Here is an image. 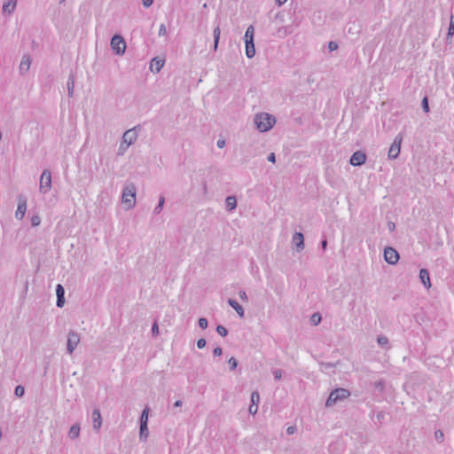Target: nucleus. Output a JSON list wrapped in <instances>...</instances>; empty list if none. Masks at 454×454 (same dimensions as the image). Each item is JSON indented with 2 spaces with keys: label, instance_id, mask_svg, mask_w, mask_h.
Returning a JSON list of instances; mask_svg holds the SVG:
<instances>
[{
  "label": "nucleus",
  "instance_id": "1",
  "mask_svg": "<svg viewBox=\"0 0 454 454\" xmlns=\"http://www.w3.org/2000/svg\"><path fill=\"white\" fill-rule=\"evenodd\" d=\"M254 122L260 132H266L273 127L276 119L267 113H261L254 116Z\"/></svg>",
  "mask_w": 454,
  "mask_h": 454
},
{
  "label": "nucleus",
  "instance_id": "2",
  "mask_svg": "<svg viewBox=\"0 0 454 454\" xmlns=\"http://www.w3.org/2000/svg\"><path fill=\"white\" fill-rule=\"evenodd\" d=\"M136 193L137 188L134 184H127L121 194L122 203L127 206L128 209L133 208L136 206Z\"/></svg>",
  "mask_w": 454,
  "mask_h": 454
},
{
  "label": "nucleus",
  "instance_id": "3",
  "mask_svg": "<svg viewBox=\"0 0 454 454\" xmlns=\"http://www.w3.org/2000/svg\"><path fill=\"white\" fill-rule=\"evenodd\" d=\"M350 395V392L345 388H336L333 390L326 400V406H333L337 401H342L347 399Z\"/></svg>",
  "mask_w": 454,
  "mask_h": 454
},
{
  "label": "nucleus",
  "instance_id": "4",
  "mask_svg": "<svg viewBox=\"0 0 454 454\" xmlns=\"http://www.w3.org/2000/svg\"><path fill=\"white\" fill-rule=\"evenodd\" d=\"M52 186L51 173L49 169H44L40 176L39 191L43 194L50 192Z\"/></svg>",
  "mask_w": 454,
  "mask_h": 454
},
{
  "label": "nucleus",
  "instance_id": "5",
  "mask_svg": "<svg viewBox=\"0 0 454 454\" xmlns=\"http://www.w3.org/2000/svg\"><path fill=\"white\" fill-rule=\"evenodd\" d=\"M113 51L117 55H123L126 51V42L120 35H114L110 43Z\"/></svg>",
  "mask_w": 454,
  "mask_h": 454
},
{
  "label": "nucleus",
  "instance_id": "6",
  "mask_svg": "<svg viewBox=\"0 0 454 454\" xmlns=\"http://www.w3.org/2000/svg\"><path fill=\"white\" fill-rule=\"evenodd\" d=\"M402 142H403V135L402 134H398L392 145H390V148L388 150V158L391 159V160H395L396 159L399 154H400V151H401V145H402Z\"/></svg>",
  "mask_w": 454,
  "mask_h": 454
},
{
  "label": "nucleus",
  "instance_id": "7",
  "mask_svg": "<svg viewBox=\"0 0 454 454\" xmlns=\"http://www.w3.org/2000/svg\"><path fill=\"white\" fill-rule=\"evenodd\" d=\"M27 197L23 194H20L18 196V207H17V210L15 212V216L17 219L22 220L24 218L26 211H27Z\"/></svg>",
  "mask_w": 454,
  "mask_h": 454
},
{
  "label": "nucleus",
  "instance_id": "8",
  "mask_svg": "<svg viewBox=\"0 0 454 454\" xmlns=\"http://www.w3.org/2000/svg\"><path fill=\"white\" fill-rule=\"evenodd\" d=\"M80 342V335L74 331H71L68 333L67 343V350L68 354H73L74 350L77 348Z\"/></svg>",
  "mask_w": 454,
  "mask_h": 454
},
{
  "label": "nucleus",
  "instance_id": "9",
  "mask_svg": "<svg viewBox=\"0 0 454 454\" xmlns=\"http://www.w3.org/2000/svg\"><path fill=\"white\" fill-rule=\"evenodd\" d=\"M384 258L388 264L395 265L397 263L400 257L398 252L395 248L388 247L384 250Z\"/></svg>",
  "mask_w": 454,
  "mask_h": 454
},
{
  "label": "nucleus",
  "instance_id": "10",
  "mask_svg": "<svg viewBox=\"0 0 454 454\" xmlns=\"http://www.w3.org/2000/svg\"><path fill=\"white\" fill-rule=\"evenodd\" d=\"M365 160H366L365 153H364L361 151H356L351 155V157L349 159V163L352 166H361L365 162Z\"/></svg>",
  "mask_w": 454,
  "mask_h": 454
},
{
  "label": "nucleus",
  "instance_id": "11",
  "mask_svg": "<svg viewBox=\"0 0 454 454\" xmlns=\"http://www.w3.org/2000/svg\"><path fill=\"white\" fill-rule=\"evenodd\" d=\"M137 139V133L136 127L124 132L122 136V141L129 146L136 142Z\"/></svg>",
  "mask_w": 454,
  "mask_h": 454
},
{
  "label": "nucleus",
  "instance_id": "12",
  "mask_svg": "<svg viewBox=\"0 0 454 454\" xmlns=\"http://www.w3.org/2000/svg\"><path fill=\"white\" fill-rule=\"evenodd\" d=\"M164 63V59L155 57L151 60L149 68L153 73L157 74L162 69Z\"/></svg>",
  "mask_w": 454,
  "mask_h": 454
},
{
  "label": "nucleus",
  "instance_id": "13",
  "mask_svg": "<svg viewBox=\"0 0 454 454\" xmlns=\"http://www.w3.org/2000/svg\"><path fill=\"white\" fill-rule=\"evenodd\" d=\"M30 65H31L30 56L27 54L23 55L20 64V74L21 75L26 74L30 68Z\"/></svg>",
  "mask_w": 454,
  "mask_h": 454
},
{
  "label": "nucleus",
  "instance_id": "14",
  "mask_svg": "<svg viewBox=\"0 0 454 454\" xmlns=\"http://www.w3.org/2000/svg\"><path fill=\"white\" fill-rule=\"evenodd\" d=\"M292 242L296 247L298 252L304 249V236L301 232H295L293 235Z\"/></svg>",
  "mask_w": 454,
  "mask_h": 454
},
{
  "label": "nucleus",
  "instance_id": "15",
  "mask_svg": "<svg viewBox=\"0 0 454 454\" xmlns=\"http://www.w3.org/2000/svg\"><path fill=\"white\" fill-rule=\"evenodd\" d=\"M92 422H93V428L97 431H98L102 425V419L100 411L98 408H95L92 411Z\"/></svg>",
  "mask_w": 454,
  "mask_h": 454
},
{
  "label": "nucleus",
  "instance_id": "16",
  "mask_svg": "<svg viewBox=\"0 0 454 454\" xmlns=\"http://www.w3.org/2000/svg\"><path fill=\"white\" fill-rule=\"evenodd\" d=\"M17 6V0H6L3 4V13L10 15L12 14Z\"/></svg>",
  "mask_w": 454,
  "mask_h": 454
},
{
  "label": "nucleus",
  "instance_id": "17",
  "mask_svg": "<svg viewBox=\"0 0 454 454\" xmlns=\"http://www.w3.org/2000/svg\"><path fill=\"white\" fill-rule=\"evenodd\" d=\"M419 278L427 289H429L431 287L429 272L427 269H421L419 270Z\"/></svg>",
  "mask_w": 454,
  "mask_h": 454
},
{
  "label": "nucleus",
  "instance_id": "18",
  "mask_svg": "<svg viewBox=\"0 0 454 454\" xmlns=\"http://www.w3.org/2000/svg\"><path fill=\"white\" fill-rule=\"evenodd\" d=\"M228 304L235 309V311L238 313V315L240 317H244V309L241 305L239 304V302L234 299H229Z\"/></svg>",
  "mask_w": 454,
  "mask_h": 454
},
{
  "label": "nucleus",
  "instance_id": "19",
  "mask_svg": "<svg viewBox=\"0 0 454 454\" xmlns=\"http://www.w3.org/2000/svg\"><path fill=\"white\" fill-rule=\"evenodd\" d=\"M237 207V200L235 196H228L225 200V207L229 212L233 211Z\"/></svg>",
  "mask_w": 454,
  "mask_h": 454
},
{
  "label": "nucleus",
  "instance_id": "20",
  "mask_svg": "<svg viewBox=\"0 0 454 454\" xmlns=\"http://www.w3.org/2000/svg\"><path fill=\"white\" fill-rule=\"evenodd\" d=\"M293 32H294L293 26H285V27L278 28V37L283 38V37L287 36L288 35H291Z\"/></svg>",
  "mask_w": 454,
  "mask_h": 454
},
{
  "label": "nucleus",
  "instance_id": "21",
  "mask_svg": "<svg viewBox=\"0 0 454 454\" xmlns=\"http://www.w3.org/2000/svg\"><path fill=\"white\" fill-rule=\"evenodd\" d=\"M246 43V55L248 59H252L255 54V48L254 42H245Z\"/></svg>",
  "mask_w": 454,
  "mask_h": 454
},
{
  "label": "nucleus",
  "instance_id": "22",
  "mask_svg": "<svg viewBox=\"0 0 454 454\" xmlns=\"http://www.w3.org/2000/svg\"><path fill=\"white\" fill-rule=\"evenodd\" d=\"M68 96L72 98L74 96V74H71L68 77L67 82Z\"/></svg>",
  "mask_w": 454,
  "mask_h": 454
},
{
  "label": "nucleus",
  "instance_id": "23",
  "mask_svg": "<svg viewBox=\"0 0 454 454\" xmlns=\"http://www.w3.org/2000/svg\"><path fill=\"white\" fill-rule=\"evenodd\" d=\"M80 434V427L78 424H74L70 427V430L68 432V436L72 439H75Z\"/></svg>",
  "mask_w": 454,
  "mask_h": 454
},
{
  "label": "nucleus",
  "instance_id": "24",
  "mask_svg": "<svg viewBox=\"0 0 454 454\" xmlns=\"http://www.w3.org/2000/svg\"><path fill=\"white\" fill-rule=\"evenodd\" d=\"M254 28L250 25L245 33V42H254Z\"/></svg>",
  "mask_w": 454,
  "mask_h": 454
},
{
  "label": "nucleus",
  "instance_id": "25",
  "mask_svg": "<svg viewBox=\"0 0 454 454\" xmlns=\"http://www.w3.org/2000/svg\"><path fill=\"white\" fill-rule=\"evenodd\" d=\"M164 204H165V197L163 195H160L159 198V202L153 209V213L155 215H159L161 212V210L164 207Z\"/></svg>",
  "mask_w": 454,
  "mask_h": 454
},
{
  "label": "nucleus",
  "instance_id": "26",
  "mask_svg": "<svg viewBox=\"0 0 454 454\" xmlns=\"http://www.w3.org/2000/svg\"><path fill=\"white\" fill-rule=\"evenodd\" d=\"M220 27L217 26L214 29V51L217 50L219 38H220Z\"/></svg>",
  "mask_w": 454,
  "mask_h": 454
},
{
  "label": "nucleus",
  "instance_id": "27",
  "mask_svg": "<svg viewBox=\"0 0 454 454\" xmlns=\"http://www.w3.org/2000/svg\"><path fill=\"white\" fill-rule=\"evenodd\" d=\"M378 344L382 348H387L388 345V338L385 335H380L377 338Z\"/></svg>",
  "mask_w": 454,
  "mask_h": 454
},
{
  "label": "nucleus",
  "instance_id": "28",
  "mask_svg": "<svg viewBox=\"0 0 454 454\" xmlns=\"http://www.w3.org/2000/svg\"><path fill=\"white\" fill-rule=\"evenodd\" d=\"M148 427H147V425H145V424H140V432H139V434H140V439H146L147 436H148Z\"/></svg>",
  "mask_w": 454,
  "mask_h": 454
},
{
  "label": "nucleus",
  "instance_id": "29",
  "mask_svg": "<svg viewBox=\"0 0 454 454\" xmlns=\"http://www.w3.org/2000/svg\"><path fill=\"white\" fill-rule=\"evenodd\" d=\"M148 412H149V409L147 407L142 411V414H141V417H140V424L147 425V423H148Z\"/></svg>",
  "mask_w": 454,
  "mask_h": 454
},
{
  "label": "nucleus",
  "instance_id": "30",
  "mask_svg": "<svg viewBox=\"0 0 454 454\" xmlns=\"http://www.w3.org/2000/svg\"><path fill=\"white\" fill-rule=\"evenodd\" d=\"M56 294H57V298L64 297V295H65V289H64L62 285H60V284L57 285V286H56Z\"/></svg>",
  "mask_w": 454,
  "mask_h": 454
},
{
  "label": "nucleus",
  "instance_id": "31",
  "mask_svg": "<svg viewBox=\"0 0 454 454\" xmlns=\"http://www.w3.org/2000/svg\"><path fill=\"white\" fill-rule=\"evenodd\" d=\"M14 394L18 397H22L25 394V389L22 386L19 385L15 387Z\"/></svg>",
  "mask_w": 454,
  "mask_h": 454
},
{
  "label": "nucleus",
  "instance_id": "32",
  "mask_svg": "<svg viewBox=\"0 0 454 454\" xmlns=\"http://www.w3.org/2000/svg\"><path fill=\"white\" fill-rule=\"evenodd\" d=\"M128 147L129 145L125 144L123 141H121L118 149V155H123L124 153L127 151Z\"/></svg>",
  "mask_w": 454,
  "mask_h": 454
},
{
  "label": "nucleus",
  "instance_id": "33",
  "mask_svg": "<svg viewBox=\"0 0 454 454\" xmlns=\"http://www.w3.org/2000/svg\"><path fill=\"white\" fill-rule=\"evenodd\" d=\"M216 332L222 337H225L228 334L227 329L223 325H217Z\"/></svg>",
  "mask_w": 454,
  "mask_h": 454
},
{
  "label": "nucleus",
  "instance_id": "34",
  "mask_svg": "<svg viewBox=\"0 0 454 454\" xmlns=\"http://www.w3.org/2000/svg\"><path fill=\"white\" fill-rule=\"evenodd\" d=\"M260 401L259 393L254 391L251 395V404H257Z\"/></svg>",
  "mask_w": 454,
  "mask_h": 454
},
{
  "label": "nucleus",
  "instance_id": "35",
  "mask_svg": "<svg viewBox=\"0 0 454 454\" xmlns=\"http://www.w3.org/2000/svg\"><path fill=\"white\" fill-rule=\"evenodd\" d=\"M41 223V218L39 215H35L31 217V225L34 227H36L40 225Z\"/></svg>",
  "mask_w": 454,
  "mask_h": 454
},
{
  "label": "nucleus",
  "instance_id": "36",
  "mask_svg": "<svg viewBox=\"0 0 454 454\" xmlns=\"http://www.w3.org/2000/svg\"><path fill=\"white\" fill-rule=\"evenodd\" d=\"M320 321H321V316L319 313H314L311 316V322L313 323V325H317L320 323Z\"/></svg>",
  "mask_w": 454,
  "mask_h": 454
},
{
  "label": "nucleus",
  "instance_id": "37",
  "mask_svg": "<svg viewBox=\"0 0 454 454\" xmlns=\"http://www.w3.org/2000/svg\"><path fill=\"white\" fill-rule=\"evenodd\" d=\"M198 324L201 329H206L208 325L207 319L205 317H200L198 321Z\"/></svg>",
  "mask_w": 454,
  "mask_h": 454
},
{
  "label": "nucleus",
  "instance_id": "38",
  "mask_svg": "<svg viewBox=\"0 0 454 454\" xmlns=\"http://www.w3.org/2000/svg\"><path fill=\"white\" fill-rule=\"evenodd\" d=\"M228 364H229L230 369L231 371L235 370L237 368V366H238V362H237V360L234 357H231L228 360Z\"/></svg>",
  "mask_w": 454,
  "mask_h": 454
},
{
  "label": "nucleus",
  "instance_id": "39",
  "mask_svg": "<svg viewBox=\"0 0 454 454\" xmlns=\"http://www.w3.org/2000/svg\"><path fill=\"white\" fill-rule=\"evenodd\" d=\"M434 437H435L436 441L442 442L443 437H444L443 432L441 430L435 431Z\"/></svg>",
  "mask_w": 454,
  "mask_h": 454
},
{
  "label": "nucleus",
  "instance_id": "40",
  "mask_svg": "<svg viewBox=\"0 0 454 454\" xmlns=\"http://www.w3.org/2000/svg\"><path fill=\"white\" fill-rule=\"evenodd\" d=\"M166 34H167L166 26H165V24H161L160 26L158 35H159V36H164V35H166Z\"/></svg>",
  "mask_w": 454,
  "mask_h": 454
},
{
  "label": "nucleus",
  "instance_id": "41",
  "mask_svg": "<svg viewBox=\"0 0 454 454\" xmlns=\"http://www.w3.org/2000/svg\"><path fill=\"white\" fill-rule=\"evenodd\" d=\"M248 411L250 414L254 415L258 411V405L257 404H251L249 406Z\"/></svg>",
  "mask_w": 454,
  "mask_h": 454
},
{
  "label": "nucleus",
  "instance_id": "42",
  "mask_svg": "<svg viewBox=\"0 0 454 454\" xmlns=\"http://www.w3.org/2000/svg\"><path fill=\"white\" fill-rule=\"evenodd\" d=\"M338 49V43L332 41V42H329L328 43V50L330 51H336Z\"/></svg>",
  "mask_w": 454,
  "mask_h": 454
},
{
  "label": "nucleus",
  "instance_id": "43",
  "mask_svg": "<svg viewBox=\"0 0 454 454\" xmlns=\"http://www.w3.org/2000/svg\"><path fill=\"white\" fill-rule=\"evenodd\" d=\"M422 108H423L424 112H426V113L429 112L428 101H427V98H424L422 99Z\"/></svg>",
  "mask_w": 454,
  "mask_h": 454
},
{
  "label": "nucleus",
  "instance_id": "44",
  "mask_svg": "<svg viewBox=\"0 0 454 454\" xmlns=\"http://www.w3.org/2000/svg\"><path fill=\"white\" fill-rule=\"evenodd\" d=\"M152 334L153 336H157L159 334V326L157 322H154V324L152 326Z\"/></svg>",
  "mask_w": 454,
  "mask_h": 454
},
{
  "label": "nucleus",
  "instance_id": "45",
  "mask_svg": "<svg viewBox=\"0 0 454 454\" xmlns=\"http://www.w3.org/2000/svg\"><path fill=\"white\" fill-rule=\"evenodd\" d=\"M320 366H321V370L324 371V370L333 368L334 366V364H331V363H321Z\"/></svg>",
  "mask_w": 454,
  "mask_h": 454
},
{
  "label": "nucleus",
  "instance_id": "46",
  "mask_svg": "<svg viewBox=\"0 0 454 454\" xmlns=\"http://www.w3.org/2000/svg\"><path fill=\"white\" fill-rule=\"evenodd\" d=\"M273 375L275 380H278L282 378V371L279 369H276L273 371Z\"/></svg>",
  "mask_w": 454,
  "mask_h": 454
},
{
  "label": "nucleus",
  "instance_id": "47",
  "mask_svg": "<svg viewBox=\"0 0 454 454\" xmlns=\"http://www.w3.org/2000/svg\"><path fill=\"white\" fill-rule=\"evenodd\" d=\"M206 344H207V341H206V340H205V339H203V338H201V339L198 340V341H197V347H198L200 349H201V348H205Z\"/></svg>",
  "mask_w": 454,
  "mask_h": 454
},
{
  "label": "nucleus",
  "instance_id": "48",
  "mask_svg": "<svg viewBox=\"0 0 454 454\" xmlns=\"http://www.w3.org/2000/svg\"><path fill=\"white\" fill-rule=\"evenodd\" d=\"M239 298H240L243 301H247V300H248V297H247V295L246 292H245V291H243V290H240V291L239 292Z\"/></svg>",
  "mask_w": 454,
  "mask_h": 454
},
{
  "label": "nucleus",
  "instance_id": "49",
  "mask_svg": "<svg viewBox=\"0 0 454 454\" xmlns=\"http://www.w3.org/2000/svg\"><path fill=\"white\" fill-rule=\"evenodd\" d=\"M454 35V23L450 22L449 29H448V37L452 36Z\"/></svg>",
  "mask_w": 454,
  "mask_h": 454
},
{
  "label": "nucleus",
  "instance_id": "50",
  "mask_svg": "<svg viewBox=\"0 0 454 454\" xmlns=\"http://www.w3.org/2000/svg\"><path fill=\"white\" fill-rule=\"evenodd\" d=\"M64 304H65V298L64 297L57 298V302H56L57 307L62 308L64 306Z\"/></svg>",
  "mask_w": 454,
  "mask_h": 454
},
{
  "label": "nucleus",
  "instance_id": "51",
  "mask_svg": "<svg viewBox=\"0 0 454 454\" xmlns=\"http://www.w3.org/2000/svg\"><path fill=\"white\" fill-rule=\"evenodd\" d=\"M213 354L215 356H220L223 354V350L220 347H216L215 348H214Z\"/></svg>",
  "mask_w": 454,
  "mask_h": 454
},
{
  "label": "nucleus",
  "instance_id": "52",
  "mask_svg": "<svg viewBox=\"0 0 454 454\" xmlns=\"http://www.w3.org/2000/svg\"><path fill=\"white\" fill-rule=\"evenodd\" d=\"M267 160L272 163H274L276 161V155L274 153H270L268 157H267Z\"/></svg>",
  "mask_w": 454,
  "mask_h": 454
},
{
  "label": "nucleus",
  "instance_id": "53",
  "mask_svg": "<svg viewBox=\"0 0 454 454\" xmlns=\"http://www.w3.org/2000/svg\"><path fill=\"white\" fill-rule=\"evenodd\" d=\"M142 3L145 7L148 8L153 4V0H142Z\"/></svg>",
  "mask_w": 454,
  "mask_h": 454
},
{
  "label": "nucleus",
  "instance_id": "54",
  "mask_svg": "<svg viewBox=\"0 0 454 454\" xmlns=\"http://www.w3.org/2000/svg\"><path fill=\"white\" fill-rule=\"evenodd\" d=\"M296 431V427H288L287 429H286V434L291 435L293 434H294V432Z\"/></svg>",
  "mask_w": 454,
  "mask_h": 454
},
{
  "label": "nucleus",
  "instance_id": "55",
  "mask_svg": "<svg viewBox=\"0 0 454 454\" xmlns=\"http://www.w3.org/2000/svg\"><path fill=\"white\" fill-rule=\"evenodd\" d=\"M217 147L218 148H223L225 146V141L223 139H220L217 141Z\"/></svg>",
  "mask_w": 454,
  "mask_h": 454
},
{
  "label": "nucleus",
  "instance_id": "56",
  "mask_svg": "<svg viewBox=\"0 0 454 454\" xmlns=\"http://www.w3.org/2000/svg\"><path fill=\"white\" fill-rule=\"evenodd\" d=\"M326 247H327V240L325 238H324V239L321 241V247L323 250H325Z\"/></svg>",
  "mask_w": 454,
  "mask_h": 454
},
{
  "label": "nucleus",
  "instance_id": "57",
  "mask_svg": "<svg viewBox=\"0 0 454 454\" xmlns=\"http://www.w3.org/2000/svg\"><path fill=\"white\" fill-rule=\"evenodd\" d=\"M395 225L394 223H391V222L388 223V229L390 231H393L395 230Z\"/></svg>",
  "mask_w": 454,
  "mask_h": 454
},
{
  "label": "nucleus",
  "instance_id": "58",
  "mask_svg": "<svg viewBox=\"0 0 454 454\" xmlns=\"http://www.w3.org/2000/svg\"><path fill=\"white\" fill-rule=\"evenodd\" d=\"M287 0H276V4L278 5V6H281L282 4H284Z\"/></svg>",
  "mask_w": 454,
  "mask_h": 454
},
{
  "label": "nucleus",
  "instance_id": "59",
  "mask_svg": "<svg viewBox=\"0 0 454 454\" xmlns=\"http://www.w3.org/2000/svg\"><path fill=\"white\" fill-rule=\"evenodd\" d=\"M174 406L175 407H181L182 406V401L181 400L176 401L175 403H174Z\"/></svg>",
  "mask_w": 454,
  "mask_h": 454
},
{
  "label": "nucleus",
  "instance_id": "60",
  "mask_svg": "<svg viewBox=\"0 0 454 454\" xmlns=\"http://www.w3.org/2000/svg\"><path fill=\"white\" fill-rule=\"evenodd\" d=\"M450 22L454 23V15H451V16H450Z\"/></svg>",
  "mask_w": 454,
  "mask_h": 454
}]
</instances>
